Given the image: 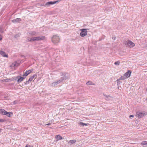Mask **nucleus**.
<instances>
[{"label":"nucleus","mask_w":147,"mask_h":147,"mask_svg":"<svg viewBox=\"0 0 147 147\" xmlns=\"http://www.w3.org/2000/svg\"><path fill=\"white\" fill-rule=\"evenodd\" d=\"M124 43L127 47H133L135 46L134 44L130 40L126 41Z\"/></svg>","instance_id":"1"},{"label":"nucleus","mask_w":147,"mask_h":147,"mask_svg":"<svg viewBox=\"0 0 147 147\" xmlns=\"http://www.w3.org/2000/svg\"><path fill=\"white\" fill-rule=\"evenodd\" d=\"M136 115L138 118H140L143 117L144 116L146 115L147 114L145 112L138 111L136 113Z\"/></svg>","instance_id":"2"},{"label":"nucleus","mask_w":147,"mask_h":147,"mask_svg":"<svg viewBox=\"0 0 147 147\" xmlns=\"http://www.w3.org/2000/svg\"><path fill=\"white\" fill-rule=\"evenodd\" d=\"M59 40V36L56 35L53 36L51 39L52 42L55 44L58 42Z\"/></svg>","instance_id":"3"},{"label":"nucleus","mask_w":147,"mask_h":147,"mask_svg":"<svg viewBox=\"0 0 147 147\" xmlns=\"http://www.w3.org/2000/svg\"><path fill=\"white\" fill-rule=\"evenodd\" d=\"M65 78H61L59 80H57L56 81L53 82L52 84V86H55L57 85L59 83L61 82L64 79H67V78L65 77Z\"/></svg>","instance_id":"4"},{"label":"nucleus","mask_w":147,"mask_h":147,"mask_svg":"<svg viewBox=\"0 0 147 147\" xmlns=\"http://www.w3.org/2000/svg\"><path fill=\"white\" fill-rule=\"evenodd\" d=\"M86 29H82L80 30L81 32L80 33V36L84 37L87 34V31Z\"/></svg>","instance_id":"5"},{"label":"nucleus","mask_w":147,"mask_h":147,"mask_svg":"<svg viewBox=\"0 0 147 147\" xmlns=\"http://www.w3.org/2000/svg\"><path fill=\"white\" fill-rule=\"evenodd\" d=\"M45 37L43 36L34 37V41L41 40L44 39Z\"/></svg>","instance_id":"6"},{"label":"nucleus","mask_w":147,"mask_h":147,"mask_svg":"<svg viewBox=\"0 0 147 147\" xmlns=\"http://www.w3.org/2000/svg\"><path fill=\"white\" fill-rule=\"evenodd\" d=\"M58 1H50L46 3L45 5L47 6L48 7L50 5L55 4L57 3L58 2Z\"/></svg>","instance_id":"7"},{"label":"nucleus","mask_w":147,"mask_h":147,"mask_svg":"<svg viewBox=\"0 0 147 147\" xmlns=\"http://www.w3.org/2000/svg\"><path fill=\"white\" fill-rule=\"evenodd\" d=\"M33 69H30L26 71L23 75V77L26 78V77L30 73L33 71Z\"/></svg>","instance_id":"8"},{"label":"nucleus","mask_w":147,"mask_h":147,"mask_svg":"<svg viewBox=\"0 0 147 147\" xmlns=\"http://www.w3.org/2000/svg\"><path fill=\"white\" fill-rule=\"evenodd\" d=\"M28 34L30 35L33 36H37L38 35L37 33L36 32L34 31H31L28 32Z\"/></svg>","instance_id":"9"},{"label":"nucleus","mask_w":147,"mask_h":147,"mask_svg":"<svg viewBox=\"0 0 147 147\" xmlns=\"http://www.w3.org/2000/svg\"><path fill=\"white\" fill-rule=\"evenodd\" d=\"M131 72V71L128 70L127 72L125 73L124 75L126 78H129L130 76Z\"/></svg>","instance_id":"10"},{"label":"nucleus","mask_w":147,"mask_h":147,"mask_svg":"<svg viewBox=\"0 0 147 147\" xmlns=\"http://www.w3.org/2000/svg\"><path fill=\"white\" fill-rule=\"evenodd\" d=\"M0 54L4 57H8V56L7 55L5 54V52L0 50Z\"/></svg>","instance_id":"11"},{"label":"nucleus","mask_w":147,"mask_h":147,"mask_svg":"<svg viewBox=\"0 0 147 147\" xmlns=\"http://www.w3.org/2000/svg\"><path fill=\"white\" fill-rule=\"evenodd\" d=\"M126 78L125 77V76L124 75V76H121L120 78L118 79L117 80V83H119V81L120 80H124L125 79H126Z\"/></svg>","instance_id":"12"},{"label":"nucleus","mask_w":147,"mask_h":147,"mask_svg":"<svg viewBox=\"0 0 147 147\" xmlns=\"http://www.w3.org/2000/svg\"><path fill=\"white\" fill-rule=\"evenodd\" d=\"M21 21V20L20 18H17L15 19L12 20V22L13 23H16Z\"/></svg>","instance_id":"13"},{"label":"nucleus","mask_w":147,"mask_h":147,"mask_svg":"<svg viewBox=\"0 0 147 147\" xmlns=\"http://www.w3.org/2000/svg\"><path fill=\"white\" fill-rule=\"evenodd\" d=\"M7 111H5V110L3 109H0V113L2 114L3 115H5Z\"/></svg>","instance_id":"14"},{"label":"nucleus","mask_w":147,"mask_h":147,"mask_svg":"<svg viewBox=\"0 0 147 147\" xmlns=\"http://www.w3.org/2000/svg\"><path fill=\"white\" fill-rule=\"evenodd\" d=\"M103 95L105 98V99L107 100L110 99L111 98V97L109 95H107L105 94H104Z\"/></svg>","instance_id":"15"},{"label":"nucleus","mask_w":147,"mask_h":147,"mask_svg":"<svg viewBox=\"0 0 147 147\" xmlns=\"http://www.w3.org/2000/svg\"><path fill=\"white\" fill-rule=\"evenodd\" d=\"M25 78L24 77H20V78H18L17 82H21L23 80V79Z\"/></svg>","instance_id":"16"},{"label":"nucleus","mask_w":147,"mask_h":147,"mask_svg":"<svg viewBox=\"0 0 147 147\" xmlns=\"http://www.w3.org/2000/svg\"><path fill=\"white\" fill-rule=\"evenodd\" d=\"M55 138L58 140H60L62 139V137L59 135L56 136Z\"/></svg>","instance_id":"17"},{"label":"nucleus","mask_w":147,"mask_h":147,"mask_svg":"<svg viewBox=\"0 0 147 147\" xmlns=\"http://www.w3.org/2000/svg\"><path fill=\"white\" fill-rule=\"evenodd\" d=\"M76 140H69V143H70L71 144H73L76 142Z\"/></svg>","instance_id":"18"},{"label":"nucleus","mask_w":147,"mask_h":147,"mask_svg":"<svg viewBox=\"0 0 147 147\" xmlns=\"http://www.w3.org/2000/svg\"><path fill=\"white\" fill-rule=\"evenodd\" d=\"M34 37H32L31 38H28L27 40L29 42L34 41Z\"/></svg>","instance_id":"19"},{"label":"nucleus","mask_w":147,"mask_h":147,"mask_svg":"<svg viewBox=\"0 0 147 147\" xmlns=\"http://www.w3.org/2000/svg\"><path fill=\"white\" fill-rule=\"evenodd\" d=\"M11 114L12 115V113L11 112H7L6 113V114L5 115H7L8 117H10L11 116Z\"/></svg>","instance_id":"20"},{"label":"nucleus","mask_w":147,"mask_h":147,"mask_svg":"<svg viewBox=\"0 0 147 147\" xmlns=\"http://www.w3.org/2000/svg\"><path fill=\"white\" fill-rule=\"evenodd\" d=\"M141 144L143 145H145L146 146H147V141H143L142 142Z\"/></svg>","instance_id":"21"},{"label":"nucleus","mask_w":147,"mask_h":147,"mask_svg":"<svg viewBox=\"0 0 147 147\" xmlns=\"http://www.w3.org/2000/svg\"><path fill=\"white\" fill-rule=\"evenodd\" d=\"M79 124L81 126H84V125L87 126L88 125L87 123H84L82 122H80Z\"/></svg>","instance_id":"22"},{"label":"nucleus","mask_w":147,"mask_h":147,"mask_svg":"<svg viewBox=\"0 0 147 147\" xmlns=\"http://www.w3.org/2000/svg\"><path fill=\"white\" fill-rule=\"evenodd\" d=\"M87 85H92L94 84H92V82L91 81H89L86 82V84Z\"/></svg>","instance_id":"23"},{"label":"nucleus","mask_w":147,"mask_h":147,"mask_svg":"<svg viewBox=\"0 0 147 147\" xmlns=\"http://www.w3.org/2000/svg\"><path fill=\"white\" fill-rule=\"evenodd\" d=\"M16 62L13 63L11 65L10 67H15L16 66Z\"/></svg>","instance_id":"24"},{"label":"nucleus","mask_w":147,"mask_h":147,"mask_svg":"<svg viewBox=\"0 0 147 147\" xmlns=\"http://www.w3.org/2000/svg\"><path fill=\"white\" fill-rule=\"evenodd\" d=\"M120 63V62L119 61H117L116 62H115L114 63V64L115 65H118Z\"/></svg>","instance_id":"25"},{"label":"nucleus","mask_w":147,"mask_h":147,"mask_svg":"<svg viewBox=\"0 0 147 147\" xmlns=\"http://www.w3.org/2000/svg\"><path fill=\"white\" fill-rule=\"evenodd\" d=\"M34 78H33V77H32V76H31L30 77V78L28 80L29 81H31L32 80H33V79Z\"/></svg>","instance_id":"26"},{"label":"nucleus","mask_w":147,"mask_h":147,"mask_svg":"<svg viewBox=\"0 0 147 147\" xmlns=\"http://www.w3.org/2000/svg\"><path fill=\"white\" fill-rule=\"evenodd\" d=\"M33 78H36L37 77V75L36 74H34L32 76Z\"/></svg>","instance_id":"27"},{"label":"nucleus","mask_w":147,"mask_h":147,"mask_svg":"<svg viewBox=\"0 0 147 147\" xmlns=\"http://www.w3.org/2000/svg\"><path fill=\"white\" fill-rule=\"evenodd\" d=\"M29 81L28 80V81H26V82H24L25 85L26 84H28L29 83Z\"/></svg>","instance_id":"28"},{"label":"nucleus","mask_w":147,"mask_h":147,"mask_svg":"<svg viewBox=\"0 0 147 147\" xmlns=\"http://www.w3.org/2000/svg\"><path fill=\"white\" fill-rule=\"evenodd\" d=\"M19 34H16V35L15 36V37L16 38H17L19 36Z\"/></svg>","instance_id":"29"},{"label":"nucleus","mask_w":147,"mask_h":147,"mask_svg":"<svg viewBox=\"0 0 147 147\" xmlns=\"http://www.w3.org/2000/svg\"><path fill=\"white\" fill-rule=\"evenodd\" d=\"M4 121V120L3 119H0V122H2Z\"/></svg>","instance_id":"30"},{"label":"nucleus","mask_w":147,"mask_h":147,"mask_svg":"<svg viewBox=\"0 0 147 147\" xmlns=\"http://www.w3.org/2000/svg\"><path fill=\"white\" fill-rule=\"evenodd\" d=\"M0 32H1V33H2L3 32V30H2V29L1 28H0Z\"/></svg>","instance_id":"31"},{"label":"nucleus","mask_w":147,"mask_h":147,"mask_svg":"<svg viewBox=\"0 0 147 147\" xmlns=\"http://www.w3.org/2000/svg\"><path fill=\"white\" fill-rule=\"evenodd\" d=\"M51 123H49L48 124L45 125H51Z\"/></svg>","instance_id":"32"},{"label":"nucleus","mask_w":147,"mask_h":147,"mask_svg":"<svg viewBox=\"0 0 147 147\" xmlns=\"http://www.w3.org/2000/svg\"><path fill=\"white\" fill-rule=\"evenodd\" d=\"M134 117V116L133 115H130L129 116V117H130V118L131 117Z\"/></svg>","instance_id":"33"},{"label":"nucleus","mask_w":147,"mask_h":147,"mask_svg":"<svg viewBox=\"0 0 147 147\" xmlns=\"http://www.w3.org/2000/svg\"><path fill=\"white\" fill-rule=\"evenodd\" d=\"M116 38V37H112V39H113L114 40H115V39Z\"/></svg>","instance_id":"34"},{"label":"nucleus","mask_w":147,"mask_h":147,"mask_svg":"<svg viewBox=\"0 0 147 147\" xmlns=\"http://www.w3.org/2000/svg\"><path fill=\"white\" fill-rule=\"evenodd\" d=\"M26 147H31L30 146L28 145H26Z\"/></svg>","instance_id":"35"},{"label":"nucleus","mask_w":147,"mask_h":147,"mask_svg":"<svg viewBox=\"0 0 147 147\" xmlns=\"http://www.w3.org/2000/svg\"><path fill=\"white\" fill-rule=\"evenodd\" d=\"M2 39V38L1 36L0 35V40H1Z\"/></svg>","instance_id":"36"},{"label":"nucleus","mask_w":147,"mask_h":147,"mask_svg":"<svg viewBox=\"0 0 147 147\" xmlns=\"http://www.w3.org/2000/svg\"><path fill=\"white\" fill-rule=\"evenodd\" d=\"M40 6H45V5H44V4L43 5H42V4H41L40 5Z\"/></svg>","instance_id":"37"},{"label":"nucleus","mask_w":147,"mask_h":147,"mask_svg":"<svg viewBox=\"0 0 147 147\" xmlns=\"http://www.w3.org/2000/svg\"><path fill=\"white\" fill-rule=\"evenodd\" d=\"M2 129H0V133L1 132Z\"/></svg>","instance_id":"38"},{"label":"nucleus","mask_w":147,"mask_h":147,"mask_svg":"<svg viewBox=\"0 0 147 147\" xmlns=\"http://www.w3.org/2000/svg\"><path fill=\"white\" fill-rule=\"evenodd\" d=\"M13 103L14 104H16V101H15L13 102Z\"/></svg>","instance_id":"39"},{"label":"nucleus","mask_w":147,"mask_h":147,"mask_svg":"<svg viewBox=\"0 0 147 147\" xmlns=\"http://www.w3.org/2000/svg\"><path fill=\"white\" fill-rule=\"evenodd\" d=\"M23 57H24V56H23Z\"/></svg>","instance_id":"40"},{"label":"nucleus","mask_w":147,"mask_h":147,"mask_svg":"<svg viewBox=\"0 0 147 147\" xmlns=\"http://www.w3.org/2000/svg\"><path fill=\"white\" fill-rule=\"evenodd\" d=\"M146 47H147V45H146Z\"/></svg>","instance_id":"41"},{"label":"nucleus","mask_w":147,"mask_h":147,"mask_svg":"<svg viewBox=\"0 0 147 147\" xmlns=\"http://www.w3.org/2000/svg\"><path fill=\"white\" fill-rule=\"evenodd\" d=\"M146 90H147V88L146 89Z\"/></svg>","instance_id":"42"}]
</instances>
